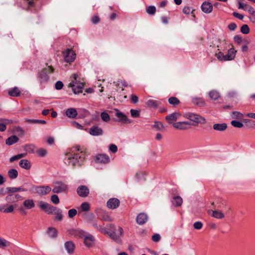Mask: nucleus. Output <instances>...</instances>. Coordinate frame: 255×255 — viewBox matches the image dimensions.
Returning <instances> with one entry per match:
<instances>
[{
  "mask_svg": "<svg viewBox=\"0 0 255 255\" xmlns=\"http://www.w3.org/2000/svg\"><path fill=\"white\" fill-rule=\"evenodd\" d=\"M87 152V149L84 146L76 145L71 148L70 152L66 154L64 162L72 168L81 166L88 154Z\"/></svg>",
  "mask_w": 255,
  "mask_h": 255,
  "instance_id": "obj_1",
  "label": "nucleus"
},
{
  "mask_svg": "<svg viewBox=\"0 0 255 255\" xmlns=\"http://www.w3.org/2000/svg\"><path fill=\"white\" fill-rule=\"evenodd\" d=\"M68 232L71 235L83 238L84 243L86 247L88 248L93 247L95 242V238L91 234H88L84 231L79 230H69Z\"/></svg>",
  "mask_w": 255,
  "mask_h": 255,
  "instance_id": "obj_2",
  "label": "nucleus"
},
{
  "mask_svg": "<svg viewBox=\"0 0 255 255\" xmlns=\"http://www.w3.org/2000/svg\"><path fill=\"white\" fill-rule=\"evenodd\" d=\"M78 75L76 74L73 75V79L69 84V87L72 88V90L75 94H79L82 92L84 87L83 83L78 82Z\"/></svg>",
  "mask_w": 255,
  "mask_h": 255,
  "instance_id": "obj_3",
  "label": "nucleus"
},
{
  "mask_svg": "<svg viewBox=\"0 0 255 255\" xmlns=\"http://www.w3.org/2000/svg\"><path fill=\"white\" fill-rule=\"evenodd\" d=\"M30 190L39 195L43 196L49 193L51 188L49 186H32Z\"/></svg>",
  "mask_w": 255,
  "mask_h": 255,
  "instance_id": "obj_4",
  "label": "nucleus"
},
{
  "mask_svg": "<svg viewBox=\"0 0 255 255\" xmlns=\"http://www.w3.org/2000/svg\"><path fill=\"white\" fill-rule=\"evenodd\" d=\"M187 118L191 121L193 122L190 123L191 125L193 126H197L198 124H204L205 122V119L200 116L198 115L190 113L187 115Z\"/></svg>",
  "mask_w": 255,
  "mask_h": 255,
  "instance_id": "obj_5",
  "label": "nucleus"
},
{
  "mask_svg": "<svg viewBox=\"0 0 255 255\" xmlns=\"http://www.w3.org/2000/svg\"><path fill=\"white\" fill-rule=\"evenodd\" d=\"M54 68L51 66L43 68L39 73V78L41 82H46L49 79L48 74L54 72Z\"/></svg>",
  "mask_w": 255,
  "mask_h": 255,
  "instance_id": "obj_6",
  "label": "nucleus"
},
{
  "mask_svg": "<svg viewBox=\"0 0 255 255\" xmlns=\"http://www.w3.org/2000/svg\"><path fill=\"white\" fill-rule=\"evenodd\" d=\"M68 190V186L62 182H57L52 189V192L54 193H60L67 192Z\"/></svg>",
  "mask_w": 255,
  "mask_h": 255,
  "instance_id": "obj_7",
  "label": "nucleus"
},
{
  "mask_svg": "<svg viewBox=\"0 0 255 255\" xmlns=\"http://www.w3.org/2000/svg\"><path fill=\"white\" fill-rule=\"evenodd\" d=\"M65 61L67 63H71L74 61L76 54L71 49L67 48L63 52Z\"/></svg>",
  "mask_w": 255,
  "mask_h": 255,
  "instance_id": "obj_8",
  "label": "nucleus"
},
{
  "mask_svg": "<svg viewBox=\"0 0 255 255\" xmlns=\"http://www.w3.org/2000/svg\"><path fill=\"white\" fill-rule=\"evenodd\" d=\"M115 116L119 118L118 122L124 124H130L132 123V120L128 118V117L124 114L122 112H120L118 109L116 110Z\"/></svg>",
  "mask_w": 255,
  "mask_h": 255,
  "instance_id": "obj_9",
  "label": "nucleus"
},
{
  "mask_svg": "<svg viewBox=\"0 0 255 255\" xmlns=\"http://www.w3.org/2000/svg\"><path fill=\"white\" fill-rule=\"evenodd\" d=\"M190 126L191 124L188 122H179L173 124V126L174 128L180 130L188 129L190 128Z\"/></svg>",
  "mask_w": 255,
  "mask_h": 255,
  "instance_id": "obj_10",
  "label": "nucleus"
},
{
  "mask_svg": "<svg viewBox=\"0 0 255 255\" xmlns=\"http://www.w3.org/2000/svg\"><path fill=\"white\" fill-rule=\"evenodd\" d=\"M120 201L117 198H111L110 199L107 203V207L109 209H115L117 208L120 206Z\"/></svg>",
  "mask_w": 255,
  "mask_h": 255,
  "instance_id": "obj_11",
  "label": "nucleus"
},
{
  "mask_svg": "<svg viewBox=\"0 0 255 255\" xmlns=\"http://www.w3.org/2000/svg\"><path fill=\"white\" fill-rule=\"evenodd\" d=\"M110 157L105 154H99L96 158V162L101 163H108L110 162Z\"/></svg>",
  "mask_w": 255,
  "mask_h": 255,
  "instance_id": "obj_12",
  "label": "nucleus"
},
{
  "mask_svg": "<svg viewBox=\"0 0 255 255\" xmlns=\"http://www.w3.org/2000/svg\"><path fill=\"white\" fill-rule=\"evenodd\" d=\"M77 192L78 194L80 197H87L89 193V189L87 186L84 185L79 186L77 189Z\"/></svg>",
  "mask_w": 255,
  "mask_h": 255,
  "instance_id": "obj_13",
  "label": "nucleus"
},
{
  "mask_svg": "<svg viewBox=\"0 0 255 255\" xmlns=\"http://www.w3.org/2000/svg\"><path fill=\"white\" fill-rule=\"evenodd\" d=\"M202 10L206 13H210L213 10V5L209 1H204L201 6Z\"/></svg>",
  "mask_w": 255,
  "mask_h": 255,
  "instance_id": "obj_14",
  "label": "nucleus"
},
{
  "mask_svg": "<svg viewBox=\"0 0 255 255\" xmlns=\"http://www.w3.org/2000/svg\"><path fill=\"white\" fill-rule=\"evenodd\" d=\"M148 220L147 215L145 213H140L139 214L136 218V222L137 224L139 225H142L145 224Z\"/></svg>",
  "mask_w": 255,
  "mask_h": 255,
  "instance_id": "obj_15",
  "label": "nucleus"
},
{
  "mask_svg": "<svg viewBox=\"0 0 255 255\" xmlns=\"http://www.w3.org/2000/svg\"><path fill=\"white\" fill-rule=\"evenodd\" d=\"M89 133L93 136H99L103 134V130L98 126H93L90 128Z\"/></svg>",
  "mask_w": 255,
  "mask_h": 255,
  "instance_id": "obj_16",
  "label": "nucleus"
},
{
  "mask_svg": "<svg viewBox=\"0 0 255 255\" xmlns=\"http://www.w3.org/2000/svg\"><path fill=\"white\" fill-rule=\"evenodd\" d=\"M14 210V206L12 205L4 204L0 206V212L4 213H11Z\"/></svg>",
  "mask_w": 255,
  "mask_h": 255,
  "instance_id": "obj_17",
  "label": "nucleus"
},
{
  "mask_svg": "<svg viewBox=\"0 0 255 255\" xmlns=\"http://www.w3.org/2000/svg\"><path fill=\"white\" fill-rule=\"evenodd\" d=\"M12 121L6 119H0V131H4L6 129V125L10 124Z\"/></svg>",
  "mask_w": 255,
  "mask_h": 255,
  "instance_id": "obj_18",
  "label": "nucleus"
},
{
  "mask_svg": "<svg viewBox=\"0 0 255 255\" xmlns=\"http://www.w3.org/2000/svg\"><path fill=\"white\" fill-rule=\"evenodd\" d=\"M64 247L69 254H71L74 253L75 250V245L72 241L66 242L64 244Z\"/></svg>",
  "mask_w": 255,
  "mask_h": 255,
  "instance_id": "obj_19",
  "label": "nucleus"
},
{
  "mask_svg": "<svg viewBox=\"0 0 255 255\" xmlns=\"http://www.w3.org/2000/svg\"><path fill=\"white\" fill-rule=\"evenodd\" d=\"M46 234L50 238L54 239L57 237L58 231L55 228L49 227L46 231Z\"/></svg>",
  "mask_w": 255,
  "mask_h": 255,
  "instance_id": "obj_20",
  "label": "nucleus"
},
{
  "mask_svg": "<svg viewBox=\"0 0 255 255\" xmlns=\"http://www.w3.org/2000/svg\"><path fill=\"white\" fill-rule=\"evenodd\" d=\"M65 114L68 118L74 119L77 115V112L76 109L70 108L66 110Z\"/></svg>",
  "mask_w": 255,
  "mask_h": 255,
  "instance_id": "obj_21",
  "label": "nucleus"
},
{
  "mask_svg": "<svg viewBox=\"0 0 255 255\" xmlns=\"http://www.w3.org/2000/svg\"><path fill=\"white\" fill-rule=\"evenodd\" d=\"M236 51L234 48H230L228 50L227 54L225 55V61L232 60L235 57Z\"/></svg>",
  "mask_w": 255,
  "mask_h": 255,
  "instance_id": "obj_22",
  "label": "nucleus"
},
{
  "mask_svg": "<svg viewBox=\"0 0 255 255\" xmlns=\"http://www.w3.org/2000/svg\"><path fill=\"white\" fill-rule=\"evenodd\" d=\"M180 115L179 113H174L166 116L165 120L168 123L171 124L172 121H176L178 117H179Z\"/></svg>",
  "mask_w": 255,
  "mask_h": 255,
  "instance_id": "obj_23",
  "label": "nucleus"
},
{
  "mask_svg": "<svg viewBox=\"0 0 255 255\" xmlns=\"http://www.w3.org/2000/svg\"><path fill=\"white\" fill-rule=\"evenodd\" d=\"M207 212L209 214L212 213V216L216 219H223L225 217L224 214L221 211H220L208 210Z\"/></svg>",
  "mask_w": 255,
  "mask_h": 255,
  "instance_id": "obj_24",
  "label": "nucleus"
},
{
  "mask_svg": "<svg viewBox=\"0 0 255 255\" xmlns=\"http://www.w3.org/2000/svg\"><path fill=\"white\" fill-rule=\"evenodd\" d=\"M160 102L157 100H148L146 102V106L149 108H156L160 104Z\"/></svg>",
  "mask_w": 255,
  "mask_h": 255,
  "instance_id": "obj_25",
  "label": "nucleus"
},
{
  "mask_svg": "<svg viewBox=\"0 0 255 255\" xmlns=\"http://www.w3.org/2000/svg\"><path fill=\"white\" fill-rule=\"evenodd\" d=\"M172 204L175 207H180L181 206L183 201L180 196H174L171 200Z\"/></svg>",
  "mask_w": 255,
  "mask_h": 255,
  "instance_id": "obj_26",
  "label": "nucleus"
},
{
  "mask_svg": "<svg viewBox=\"0 0 255 255\" xmlns=\"http://www.w3.org/2000/svg\"><path fill=\"white\" fill-rule=\"evenodd\" d=\"M91 225L95 228L96 230L99 231V232L104 233L105 234H108V232L107 231L106 229L103 227V226L98 225L97 224V222L96 221H93L92 223H91Z\"/></svg>",
  "mask_w": 255,
  "mask_h": 255,
  "instance_id": "obj_27",
  "label": "nucleus"
},
{
  "mask_svg": "<svg viewBox=\"0 0 255 255\" xmlns=\"http://www.w3.org/2000/svg\"><path fill=\"white\" fill-rule=\"evenodd\" d=\"M24 207L27 209H31L35 207V203L32 199H26L23 202Z\"/></svg>",
  "mask_w": 255,
  "mask_h": 255,
  "instance_id": "obj_28",
  "label": "nucleus"
},
{
  "mask_svg": "<svg viewBox=\"0 0 255 255\" xmlns=\"http://www.w3.org/2000/svg\"><path fill=\"white\" fill-rule=\"evenodd\" d=\"M27 190L22 187H7L6 188L5 193H15L19 191H26Z\"/></svg>",
  "mask_w": 255,
  "mask_h": 255,
  "instance_id": "obj_29",
  "label": "nucleus"
},
{
  "mask_svg": "<svg viewBox=\"0 0 255 255\" xmlns=\"http://www.w3.org/2000/svg\"><path fill=\"white\" fill-rule=\"evenodd\" d=\"M213 129L220 131L225 130L227 128V125L226 124H215L213 125Z\"/></svg>",
  "mask_w": 255,
  "mask_h": 255,
  "instance_id": "obj_30",
  "label": "nucleus"
},
{
  "mask_svg": "<svg viewBox=\"0 0 255 255\" xmlns=\"http://www.w3.org/2000/svg\"><path fill=\"white\" fill-rule=\"evenodd\" d=\"M18 139V138L16 135H11L6 139L5 143L8 145H11L16 143Z\"/></svg>",
  "mask_w": 255,
  "mask_h": 255,
  "instance_id": "obj_31",
  "label": "nucleus"
},
{
  "mask_svg": "<svg viewBox=\"0 0 255 255\" xmlns=\"http://www.w3.org/2000/svg\"><path fill=\"white\" fill-rule=\"evenodd\" d=\"M20 166L24 169L28 170L31 167V164L30 162L26 159H22L19 162Z\"/></svg>",
  "mask_w": 255,
  "mask_h": 255,
  "instance_id": "obj_32",
  "label": "nucleus"
},
{
  "mask_svg": "<svg viewBox=\"0 0 255 255\" xmlns=\"http://www.w3.org/2000/svg\"><path fill=\"white\" fill-rule=\"evenodd\" d=\"M209 96L210 99L213 100H217L221 97L219 92L216 90L211 91L209 93Z\"/></svg>",
  "mask_w": 255,
  "mask_h": 255,
  "instance_id": "obj_33",
  "label": "nucleus"
},
{
  "mask_svg": "<svg viewBox=\"0 0 255 255\" xmlns=\"http://www.w3.org/2000/svg\"><path fill=\"white\" fill-rule=\"evenodd\" d=\"M82 216L86 221L89 223L94 221L95 218L94 215L92 213H85L82 215Z\"/></svg>",
  "mask_w": 255,
  "mask_h": 255,
  "instance_id": "obj_34",
  "label": "nucleus"
},
{
  "mask_svg": "<svg viewBox=\"0 0 255 255\" xmlns=\"http://www.w3.org/2000/svg\"><path fill=\"white\" fill-rule=\"evenodd\" d=\"M54 215H56L55 219L56 220L61 221L63 219L62 211L61 209L57 208L56 210L54 213Z\"/></svg>",
  "mask_w": 255,
  "mask_h": 255,
  "instance_id": "obj_35",
  "label": "nucleus"
},
{
  "mask_svg": "<svg viewBox=\"0 0 255 255\" xmlns=\"http://www.w3.org/2000/svg\"><path fill=\"white\" fill-rule=\"evenodd\" d=\"M8 95L12 97H17L20 95V91L17 87H14L8 91Z\"/></svg>",
  "mask_w": 255,
  "mask_h": 255,
  "instance_id": "obj_36",
  "label": "nucleus"
},
{
  "mask_svg": "<svg viewBox=\"0 0 255 255\" xmlns=\"http://www.w3.org/2000/svg\"><path fill=\"white\" fill-rule=\"evenodd\" d=\"M8 177L11 179H15L18 176V172L15 169H10L8 171Z\"/></svg>",
  "mask_w": 255,
  "mask_h": 255,
  "instance_id": "obj_37",
  "label": "nucleus"
},
{
  "mask_svg": "<svg viewBox=\"0 0 255 255\" xmlns=\"http://www.w3.org/2000/svg\"><path fill=\"white\" fill-rule=\"evenodd\" d=\"M137 181H144L145 180V174L142 171L138 172L135 175Z\"/></svg>",
  "mask_w": 255,
  "mask_h": 255,
  "instance_id": "obj_38",
  "label": "nucleus"
},
{
  "mask_svg": "<svg viewBox=\"0 0 255 255\" xmlns=\"http://www.w3.org/2000/svg\"><path fill=\"white\" fill-rule=\"evenodd\" d=\"M168 102L170 104L173 105L174 107H176L177 105L179 104L180 101L178 100V98L176 97H171L169 98Z\"/></svg>",
  "mask_w": 255,
  "mask_h": 255,
  "instance_id": "obj_39",
  "label": "nucleus"
},
{
  "mask_svg": "<svg viewBox=\"0 0 255 255\" xmlns=\"http://www.w3.org/2000/svg\"><path fill=\"white\" fill-rule=\"evenodd\" d=\"M146 12L150 15H153L156 12V7L154 6H149L146 8Z\"/></svg>",
  "mask_w": 255,
  "mask_h": 255,
  "instance_id": "obj_40",
  "label": "nucleus"
},
{
  "mask_svg": "<svg viewBox=\"0 0 255 255\" xmlns=\"http://www.w3.org/2000/svg\"><path fill=\"white\" fill-rule=\"evenodd\" d=\"M50 204L44 202L43 201H40L39 202V207L41 209L44 210L45 212H46L47 210H48V207H49Z\"/></svg>",
  "mask_w": 255,
  "mask_h": 255,
  "instance_id": "obj_41",
  "label": "nucleus"
},
{
  "mask_svg": "<svg viewBox=\"0 0 255 255\" xmlns=\"http://www.w3.org/2000/svg\"><path fill=\"white\" fill-rule=\"evenodd\" d=\"M10 245V243L6 240L5 239L0 238V246L2 248L9 247Z\"/></svg>",
  "mask_w": 255,
  "mask_h": 255,
  "instance_id": "obj_42",
  "label": "nucleus"
},
{
  "mask_svg": "<svg viewBox=\"0 0 255 255\" xmlns=\"http://www.w3.org/2000/svg\"><path fill=\"white\" fill-rule=\"evenodd\" d=\"M231 116L233 119H241L243 117V115L240 112L235 111L231 113Z\"/></svg>",
  "mask_w": 255,
  "mask_h": 255,
  "instance_id": "obj_43",
  "label": "nucleus"
},
{
  "mask_svg": "<svg viewBox=\"0 0 255 255\" xmlns=\"http://www.w3.org/2000/svg\"><path fill=\"white\" fill-rule=\"evenodd\" d=\"M192 102L194 104L198 105L199 106H202L204 105V102L203 101L202 99L195 98L193 99Z\"/></svg>",
  "mask_w": 255,
  "mask_h": 255,
  "instance_id": "obj_44",
  "label": "nucleus"
},
{
  "mask_svg": "<svg viewBox=\"0 0 255 255\" xmlns=\"http://www.w3.org/2000/svg\"><path fill=\"white\" fill-rule=\"evenodd\" d=\"M6 201L8 203L16 202L15 197L14 194H9L5 197Z\"/></svg>",
  "mask_w": 255,
  "mask_h": 255,
  "instance_id": "obj_45",
  "label": "nucleus"
},
{
  "mask_svg": "<svg viewBox=\"0 0 255 255\" xmlns=\"http://www.w3.org/2000/svg\"><path fill=\"white\" fill-rule=\"evenodd\" d=\"M101 117L102 120L105 122H108L110 120V117L106 112L102 113Z\"/></svg>",
  "mask_w": 255,
  "mask_h": 255,
  "instance_id": "obj_46",
  "label": "nucleus"
},
{
  "mask_svg": "<svg viewBox=\"0 0 255 255\" xmlns=\"http://www.w3.org/2000/svg\"><path fill=\"white\" fill-rule=\"evenodd\" d=\"M231 124L233 127H234L235 128H241L244 126L242 123H241L240 121H235V120L232 121L231 122Z\"/></svg>",
  "mask_w": 255,
  "mask_h": 255,
  "instance_id": "obj_47",
  "label": "nucleus"
},
{
  "mask_svg": "<svg viewBox=\"0 0 255 255\" xmlns=\"http://www.w3.org/2000/svg\"><path fill=\"white\" fill-rule=\"evenodd\" d=\"M80 208L82 211L87 212L90 209L89 204L87 202H84L81 205Z\"/></svg>",
  "mask_w": 255,
  "mask_h": 255,
  "instance_id": "obj_48",
  "label": "nucleus"
},
{
  "mask_svg": "<svg viewBox=\"0 0 255 255\" xmlns=\"http://www.w3.org/2000/svg\"><path fill=\"white\" fill-rule=\"evenodd\" d=\"M37 154L40 157H44L47 154V151L45 149L40 148L36 151Z\"/></svg>",
  "mask_w": 255,
  "mask_h": 255,
  "instance_id": "obj_49",
  "label": "nucleus"
},
{
  "mask_svg": "<svg viewBox=\"0 0 255 255\" xmlns=\"http://www.w3.org/2000/svg\"><path fill=\"white\" fill-rule=\"evenodd\" d=\"M51 201L53 204L55 205L58 204L60 202L59 197L56 194L52 195L51 196Z\"/></svg>",
  "mask_w": 255,
  "mask_h": 255,
  "instance_id": "obj_50",
  "label": "nucleus"
},
{
  "mask_svg": "<svg viewBox=\"0 0 255 255\" xmlns=\"http://www.w3.org/2000/svg\"><path fill=\"white\" fill-rule=\"evenodd\" d=\"M241 31L243 34H248L250 32V28L247 24L243 25L241 28Z\"/></svg>",
  "mask_w": 255,
  "mask_h": 255,
  "instance_id": "obj_51",
  "label": "nucleus"
},
{
  "mask_svg": "<svg viewBox=\"0 0 255 255\" xmlns=\"http://www.w3.org/2000/svg\"><path fill=\"white\" fill-rule=\"evenodd\" d=\"M14 131L16 132L19 135H23L25 133L23 128L20 127H15L14 128Z\"/></svg>",
  "mask_w": 255,
  "mask_h": 255,
  "instance_id": "obj_52",
  "label": "nucleus"
},
{
  "mask_svg": "<svg viewBox=\"0 0 255 255\" xmlns=\"http://www.w3.org/2000/svg\"><path fill=\"white\" fill-rule=\"evenodd\" d=\"M77 213V211L75 209H72L68 211V216L70 218H73L76 215Z\"/></svg>",
  "mask_w": 255,
  "mask_h": 255,
  "instance_id": "obj_53",
  "label": "nucleus"
},
{
  "mask_svg": "<svg viewBox=\"0 0 255 255\" xmlns=\"http://www.w3.org/2000/svg\"><path fill=\"white\" fill-rule=\"evenodd\" d=\"M130 112L131 116L133 118H138L139 117V115H140L139 111H138L137 110L131 109L130 111Z\"/></svg>",
  "mask_w": 255,
  "mask_h": 255,
  "instance_id": "obj_54",
  "label": "nucleus"
},
{
  "mask_svg": "<svg viewBox=\"0 0 255 255\" xmlns=\"http://www.w3.org/2000/svg\"><path fill=\"white\" fill-rule=\"evenodd\" d=\"M161 239V237L158 234H154L151 237V240L154 242H158Z\"/></svg>",
  "mask_w": 255,
  "mask_h": 255,
  "instance_id": "obj_55",
  "label": "nucleus"
},
{
  "mask_svg": "<svg viewBox=\"0 0 255 255\" xmlns=\"http://www.w3.org/2000/svg\"><path fill=\"white\" fill-rule=\"evenodd\" d=\"M246 10H248V12L252 15L255 16V10L254 8L250 5H247L246 7Z\"/></svg>",
  "mask_w": 255,
  "mask_h": 255,
  "instance_id": "obj_56",
  "label": "nucleus"
},
{
  "mask_svg": "<svg viewBox=\"0 0 255 255\" xmlns=\"http://www.w3.org/2000/svg\"><path fill=\"white\" fill-rule=\"evenodd\" d=\"M57 207L52 206L51 205H50L49 207L48 208V210H47L46 212L48 214H51L54 213L55 210H56Z\"/></svg>",
  "mask_w": 255,
  "mask_h": 255,
  "instance_id": "obj_57",
  "label": "nucleus"
},
{
  "mask_svg": "<svg viewBox=\"0 0 255 255\" xmlns=\"http://www.w3.org/2000/svg\"><path fill=\"white\" fill-rule=\"evenodd\" d=\"M203 227V224L201 222H196L194 223L193 227L195 229L200 230Z\"/></svg>",
  "mask_w": 255,
  "mask_h": 255,
  "instance_id": "obj_58",
  "label": "nucleus"
},
{
  "mask_svg": "<svg viewBox=\"0 0 255 255\" xmlns=\"http://www.w3.org/2000/svg\"><path fill=\"white\" fill-rule=\"evenodd\" d=\"M215 56L219 60L225 61V55H224L222 52H219V53H216Z\"/></svg>",
  "mask_w": 255,
  "mask_h": 255,
  "instance_id": "obj_59",
  "label": "nucleus"
},
{
  "mask_svg": "<svg viewBox=\"0 0 255 255\" xmlns=\"http://www.w3.org/2000/svg\"><path fill=\"white\" fill-rule=\"evenodd\" d=\"M109 149L112 152L114 153L117 152L118 151L117 146L114 144H111L110 145Z\"/></svg>",
  "mask_w": 255,
  "mask_h": 255,
  "instance_id": "obj_60",
  "label": "nucleus"
},
{
  "mask_svg": "<svg viewBox=\"0 0 255 255\" xmlns=\"http://www.w3.org/2000/svg\"><path fill=\"white\" fill-rule=\"evenodd\" d=\"M243 0H238V4H239V9H243L246 10V7L247 6V4L244 3L242 2Z\"/></svg>",
  "mask_w": 255,
  "mask_h": 255,
  "instance_id": "obj_61",
  "label": "nucleus"
},
{
  "mask_svg": "<svg viewBox=\"0 0 255 255\" xmlns=\"http://www.w3.org/2000/svg\"><path fill=\"white\" fill-rule=\"evenodd\" d=\"M100 18L98 16L95 15L92 17L91 21L92 22L96 24L100 22Z\"/></svg>",
  "mask_w": 255,
  "mask_h": 255,
  "instance_id": "obj_62",
  "label": "nucleus"
},
{
  "mask_svg": "<svg viewBox=\"0 0 255 255\" xmlns=\"http://www.w3.org/2000/svg\"><path fill=\"white\" fill-rule=\"evenodd\" d=\"M55 88L57 90H61L63 87V84L61 81H57L55 85Z\"/></svg>",
  "mask_w": 255,
  "mask_h": 255,
  "instance_id": "obj_63",
  "label": "nucleus"
},
{
  "mask_svg": "<svg viewBox=\"0 0 255 255\" xmlns=\"http://www.w3.org/2000/svg\"><path fill=\"white\" fill-rule=\"evenodd\" d=\"M154 127L156 128L157 129H161L163 126L162 124L159 122H155L154 123Z\"/></svg>",
  "mask_w": 255,
  "mask_h": 255,
  "instance_id": "obj_64",
  "label": "nucleus"
}]
</instances>
